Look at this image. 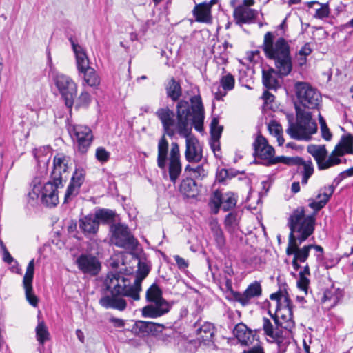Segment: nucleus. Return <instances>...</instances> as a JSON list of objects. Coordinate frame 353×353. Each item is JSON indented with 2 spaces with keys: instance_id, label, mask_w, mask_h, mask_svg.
Returning <instances> with one entry per match:
<instances>
[{
  "instance_id": "obj_1",
  "label": "nucleus",
  "mask_w": 353,
  "mask_h": 353,
  "mask_svg": "<svg viewBox=\"0 0 353 353\" xmlns=\"http://www.w3.org/2000/svg\"><path fill=\"white\" fill-rule=\"evenodd\" d=\"M191 106L185 100L178 101L176 107V118L174 112L168 108H159L155 115L161 121L163 134L158 143L157 165L165 170L168 160V141L165 135L172 138L176 134L185 138V159L188 162H199L202 159V152L198 139L191 134L192 124L195 130H203L204 120V108L201 98L195 95L190 98Z\"/></svg>"
},
{
  "instance_id": "obj_2",
  "label": "nucleus",
  "mask_w": 353,
  "mask_h": 353,
  "mask_svg": "<svg viewBox=\"0 0 353 353\" xmlns=\"http://www.w3.org/2000/svg\"><path fill=\"white\" fill-rule=\"evenodd\" d=\"M150 271V265L147 261H139L135 279L133 283L119 272L108 274L104 285L107 294L99 299V304L106 309L124 311L134 301L140 300L142 290L141 283Z\"/></svg>"
},
{
  "instance_id": "obj_3",
  "label": "nucleus",
  "mask_w": 353,
  "mask_h": 353,
  "mask_svg": "<svg viewBox=\"0 0 353 353\" xmlns=\"http://www.w3.org/2000/svg\"><path fill=\"white\" fill-rule=\"evenodd\" d=\"M272 32H268L264 35L262 45L265 57L274 62V68L263 70V83L268 89H276L279 81L276 77H286L292 70V58L290 46L288 42L283 37L277 39L275 41Z\"/></svg>"
},
{
  "instance_id": "obj_4",
  "label": "nucleus",
  "mask_w": 353,
  "mask_h": 353,
  "mask_svg": "<svg viewBox=\"0 0 353 353\" xmlns=\"http://www.w3.org/2000/svg\"><path fill=\"white\" fill-rule=\"evenodd\" d=\"M314 216H305V211L303 207L294 210L289 218L288 225L290 232L286 254L294 256L292 264L296 271L301 268L299 263H305L309 256L312 245H307L302 248L299 246L314 232Z\"/></svg>"
},
{
  "instance_id": "obj_5",
  "label": "nucleus",
  "mask_w": 353,
  "mask_h": 353,
  "mask_svg": "<svg viewBox=\"0 0 353 353\" xmlns=\"http://www.w3.org/2000/svg\"><path fill=\"white\" fill-rule=\"evenodd\" d=\"M287 305L276 311L274 314H269L272 321L267 317L262 319V329L269 340L275 343L278 353L285 352L292 339V330L295 326L290 300L285 298Z\"/></svg>"
},
{
  "instance_id": "obj_6",
  "label": "nucleus",
  "mask_w": 353,
  "mask_h": 353,
  "mask_svg": "<svg viewBox=\"0 0 353 353\" xmlns=\"http://www.w3.org/2000/svg\"><path fill=\"white\" fill-rule=\"evenodd\" d=\"M47 170L43 169L37 172L30 184L28 192V203L34 205L39 200L48 208L56 206L59 203L58 188L63 186V183H57L51 179L45 182Z\"/></svg>"
},
{
  "instance_id": "obj_7",
  "label": "nucleus",
  "mask_w": 353,
  "mask_h": 353,
  "mask_svg": "<svg viewBox=\"0 0 353 353\" xmlns=\"http://www.w3.org/2000/svg\"><path fill=\"white\" fill-rule=\"evenodd\" d=\"M296 122L293 118L288 115V127L286 132L292 139L296 140L310 141L312 134L317 132V124L312 119V113L299 106L296 105Z\"/></svg>"
},
{
  "instance_id": "obj_8",
  "label": "nucleus",
  "mask_w": 353,
  "mask_h": 353,
  "mask_svg": "<svg viewBox=\"0 0 353 353\" xmlns=\"http://www.w3.org/2000/svg\"><path fill=\"white\" fill-rule=\"evenodd\" d=\"M146 301L150 303L142 309V316L145 318H158L167 314L170 310V305L163 298L162 290L159 285L154 283L147 290Z\"/></svg>"
},
{
  "instance_id": "obj_9",
  "label": "nucleus",
  "mask_w": 353,
  "mask_h": 353,
  "mask_svg": "<svg viewBox=\"0 0 353 353\" xmlns=\"http://www.w3.org/2000/svg\"><path fill=\"white\" fill-rule=\"evenodd\" d=\"M294 90L300 105L308 109L318 108L321 101V95L316 89L307 83L296 82Z\"/></svg>"
},
{
  "instance_id": "obj_10",
  "label": "nucleus",
  "mask_w": 353,
  "mask_h": 353,
  "mask_svg": "<svg viewBox=\"0 0 353 353\" xmlns=\"http://www.w3.org/2000/svg\"><path fill=\"white\" fill-rule=\"evenodd\" d=\"M68 130L77 152L81 154H86L94 140V134L90 128L81 124L69 125Z\"/></svg>"
},
{
  "instance_id": "obj_11",
  "label": "nucleus",
  "mask_w": 353,
  "mask_h": 353,
  "mask_svg": "<svg viewBox=\"0 0 353 353\" xmlns=\"http://www.w3.org/2000/svg\"><path fill=\"white\" fill-rule=\"evenodd\" d=\"M111 241L117 247L134 251L138 245V241L131 234L129 228L121 223L111 226Z\"/></svg>"
},
{
  "instance_id": "obj_12",
  "label": "nucleus",
  "mask_w": 353,
  "mask_h": 353,
  "mask_svg": "<svg viewBox=\"0 0 353 353\" xmlns=\"http://www.w3.org/2000/svg\"><path fill=\"white\" fill-rule=\"evenodd\" d=\"M54 82L56 87L65 101V105L69 109H71L77 92L76 83L70 77L61 73L56 74Z\"/></svg>"
},
{
  "instance_id": "obj_13",
  "label": "nucleus",
  "mask_w": 353,
  "mask_h": 353,
  "mask_svg": "<svg viewBox=\"0 0 353 353\" xmlns=\"http://www.w3.org/2000/svg\"><path fill=\"white\" fill-rule=\"evenodd\" d=\"M194 332L200 343L206 346H215L216 327L210 322L197 320L193 325Z\"/></svg>"
},
{
  "instance_id": "obj_14",
  "label": "nucleus",
  "mask_w": 353,
  "mask_h": 353,
  "mask_svg": "<svg viewBox=\"0 0 353 353\" xmlns=\"http://www.w3.org/2000/svg\"><path fill=\"white\" fill-rule=\"evenodd\" d=\"M254 156L256 158L263 161L262 163L265 165H274L270 163L274 161V149L268 143L267 140L261 135L258 136L253 143Z\"/></svg>"
},
{
  "instance_id": "obj_15",
  "label": "nucleus",
  "mask_w": 353,
  "mask_h": 353,
  "mask_svg": "<svg viewBox=\"0 0 353 353\" xmlns=\"http://www.w3.org/2000/svg\"><path fill=\"white\" fill-rule=\"evenodd\" d=\"M79 270L92 276L97 275L101 270V263L97 257L91 254H82L76 261Z\"/></svg>"
},
{
  "instance_id": "obj_16",
  "label": "nucleus",
  "mask_w": 353,
  "mask_h": 353,
  "mask_svg": "<svg viewBox=\"0 0 353 353\" xmlns=\"http://www.w3.org/2000/svg\"><path fill=\"white\" fill-rule=\"evenodd\" d=\"M34 273V260L29 261L25 275L23 278V286L25 290L26 298L28 303L33 307L38 305V298L33 292L32 281Z\"/></svg>"
},
{
  "instance_id": "obj_17",
  "label": "nucleus",
  "mask_w": 353,
  "mask_h": 353,
  "mask_svg": "<svg viewBox=\"0 0 353 353\" xmlns=\"http://www.w3.org/2000/svg\"><path fill=\"white\" fill-rule=\"evenodd\" d=\"M334 190L335 186L334 185L324 186L319 190L315 199H310L308 200L309 207L314 211L312 215L314 216L315 219L316 213L326 205L334 194Z\"/></svg>"
},
{
  "instance_id": "obj_18",
  "label": "nucleus",
  "mask_w": 353,
  "mask_h": 353,
  "mask_svg": "<svg viewBox=\"0 0 353 353\" xmlns=\"http://www.w3.org/2000/svg\"><path fill=\"white\" fill-rule=\"evenodd\" d=\"M181 172L179 146L177 143H171L169 157V176L172 182L175 183Z\"/></svg>"
},
{
  "instance_id": "obj_19",
  "label": "nucleus",
  "mask_w": 353,
  "mask_h": 353,
  "mask_svg": "<svg viewBox=\"0 0 353 353\" xmlns=\"http://www.w3.org/2000/svg\"><path fill=\"white\" fill-rule=\"evenodd\" d=\"M261 293L262 289L260 283L254 281L250 284L243 293L239 292H233V298L243 306H245L250 303L252 298L260 296Z\"/></svg>"
},
{
  "instance_id": "obj_20",
  "label": "nucleus",
  "mask_w": 353,
  "mask_h": 353,
  "mask_svg": "<svg viewBox=\"0 0 353 353\" xmlns=\"http://www.w3.org/2000/svg\"><path fill=\"white\" fill-rule=\"evenodd\" d=\"M235 80L230 73L223 75L220 79L219 84L216 83L212 86V92L216 100H222L228 91L232 90L234 87Z\"/></svg>"
},
{
  "instance_id": "obj_21",
  "label": "nucleus",
  "mask_w": 353,
  "mask_h": 353,
  "mask_svg": "<svg viewBox=\"0 0 353 353\" xmlns=\"http://www.w3.org/2000/svg\"><path fill=\"white\" fill-rule=\"evenodd\" d=\"M69 158L63 154H58L53 159V168L50 174L52 181H57V183H63V174L68 169Z\"/></svg>"
},
{
  "instance_id": "obj_22",
  "label": "nucleus",
  "mask_w": 353,
  "mask_h": 353,
  "mask_svg": "<svg viewBox=\"0 0 353 353\" xmlns=\"http://www.w3.org/2000/svg\"><path fill=\"white\" fill-rule=\"evenodd\" d=\"M257 14L258 12L256 10L245 6H238L235 7L233 12V17L236 23L240 26L253 23Z\"/></svg>"
},
{
  "instance_id": "obj_23",
  "label": "nucleus",
  "mask_w": 353,
  "mask_h": 353,
  "mask_svg": "<svg viewBox=\"0 0 353 353\" xmlns=\"http://www.w3.org/2000/svg\"><path fill=\"white\" fill-rule=\"evenodd\" d=\"M69 41L75 55L78 71L79 72L80 70H85V68H88L90 66V63L85 48L79 45L77 41L72 37H70Z\"/></svg>"
},
{
  "instance_id": "obj_24",
  "label": "nucleus",
  "mask_w": 353,
  "mask_h": 353,
  "mask_svg": "<svg viewBox=\"0 0 353 353\" xmlns=\"http://www.w3.org/2000/svg\"><path fill=\"white\" fill-rule=\"evenodd\" d=\"M79 226L85 236H90L98 232L99 221L93 214H88L79 219Z\"/></svg>"
},
{
  "instance_id": "obj_25",
  "label": "nucleus",
  "mask_w": 353,
  "mask_h": 353,
  "mask_svg": "<svg viewBox=\"0 0 353 353\" xmlns=\"http://www.w3.org/2000/svg\"><path fill=\"white\" fill-rule=\"evenodd\" d=\"M33 154L39 167L37 172L43 170L44 168L48 170V163L50 159V147L43 146L36 148L34 150Z\"/></svg>"
},
{
  "instance_id": "obj_26",
  "label": "nucleus",
  "mask_w": 353,
  "mask_h": 353,
  "mask_svg": "<svg viewBox=\"0 0 353 353\" xmlns=\"http://www.w3.org/2000/svg\"><path fill=\"white\" fill-rule=\"evenodd\" d=\"M225 228L227 232L230 234L231 238L237 237L239 230V218L237 212H230L225 218Z\"/></svg>"
},
{
  "instance_id": "obj_27",
  "label": "nucleus",
  "mask_w": 353,
  "mask_h": 353,
  "mask_svg": "<svg viewBox=\"0 0 353 353\" xmlns=\"http://www.w3.org/2000/svg\"><path fill=\"white\" fill-rule=\"evenodd\" d=\"M156 326H160V325L144 321H137L132 326V331L135 334L145 336L156 332Z\"/></svg>"
},
{
  "instance_id": "obj_28",
  "label": "nucleus",
  "mask_w": 353,
  "mask_h": 353,
  "mask_svg": "<svg viewBox=\"0 0 353 353\" xmlns=\"http://www.w3.org/2000/svg\"><path fill=\"white\" fill-rule=\"evenodd\" d=\"M342 296V292L339 288L332 286L324 291L321 302L323 303H328V307H333L339 303Z\"/></svg>"
},
{
  "instance_id": "obj_29",
  "label": "nucleus",
  "mask_w": 353,
  "mask_h": 353,
  "mask_svg": "<svg viewBox=\"0 0 353 353\" xmlns=\"http://www.w3.org/2000/svg\"><path fill=\"white\" fill-rule=\"evenodd\" d=\"M307 152L315 159L319 170L324 159L327 157V151L324 145H310L307 148Z\"/></svg>"
},
{
  "instance_id": "obj_30",
  "label": "nucleus",
  "mask_w": 353,
  "mask_h": 353,
  "mask_svg": "<svg viewBox=\"0 0 353 353\" xmlns=\"http://www.w3.org/2000/svg\"><path fill=\"white\" fill-rule=\"evenodd\" d=\"M167 97L170 98L173 101H177L182 94V89L180 83L174 78H172L166 88Z\"/></svg>"
},
{
  "instance_id": "obj_31",
  "label": "nucleus",
  "mask_w": 353,
  "mask_h": 353,
  "mask_svg": "<svg viewBox=\"0 0 353 353\" xmlns=\"http://www.w3.org/2000/svg\"><path fill=\"white\" fill-rule=\"evenodd\" d=\"M333 151L340 158L345 154H352V141L350 137H343L341 141L336 145Z\"/></svg>"
},
{
  "instance_id": "obj_32",
  "label": "nucleus",
  "mask_w": 353,
  "mask_h": 353,
  "mask_svg": "<svg viewBox=\"0 0 353 353\" xmlns=\"http://www.w3.org/2000/svg\"><path fill=\"white\" fill-rule=\"evenodd\" d=\"M308 7L314 9V17L316 19H323L330 15V10L328 3H321L318 1H311L308 3Z\"/></svg>"
},
{
  "instance_id": "obj_33",
  "label": "nucleus",
  "mask_w": 353,
  "mask_h": 353,
  "mask_svg": "<svg viewBox=\"0 0 353 353\" xmlns=\"http://www.w3.org/2000/svg\"><path fill=\"white\" fill-rule=\"evenodd\" d=\"M210 226L217 247L219 248H223L225 245V238L221 226L216 221L211 222Z\"/></svg>"
},
{
  "instance_id": "obj_34",
  "label": "nucleus",
  "mask_w": 353,
  "mask_h": 353,
  "mask_svg": "<svg viewBox=\"0 0 353 353\" xmlns=\"http://www.w3.org/2000/svg\"><path fill=\"white\" fill-rule=\"evenodd\" d=\"M79 73L83 74L85 82L90 87H97L100 83V79L94 69L88 66L85 70H80Z\"/></svg>"
},
{
  "instance_id": "obj_35",
  "label": "nucleus",
  "mask_w": 353,
  "mask_h": 353,
  "mask_svg": "<svg viewBox=\"0 0 353 353\" xmlns=\"http://www.w3.org/2000/svg\"><path fill=\"white\" fill-rule=\"evenodd\" d=\"M36 338L40 345H43L50 339V334L43 321H39L36 328Z\"/></svg>"
},
{
  "instance_id": "obj_36",
  "label": "nucleus",
  "mask_w": 353,
  "mask_h": 353,
  "mask_svg": "<svg viewBox=\"0 0 353 353\" xmlns=\"http://www.w3.org/2000/svg\"><path fill=\"white\" fill-rule=\"evenodd\" d=\"M179 190L187 196H194L196 190V183L192 179L186 178L181 181Z\"/></svg>"
},
{
  "instance_id": "obj_37",
  "label": "nucleus",
  "mask_w": 353,
  "mask_h": 353,
  "mask_svg": "<svg viewBox=\"0 0 353 353\" xmlns=\"http://www.w3.org/2000/svg\"><path fill=\"white\" fill-rule=\"evenodd\" d=\"M194 14L198 21L209 22L210 20V9L206 5L196 6L194 9Z\"/></svg>"
},
{
  "instance_id": "obj_38",
  "label": "nucleus",
  "mask_w": 353,
  "mask_h": 353,
  "mask_svg": "<svg viewBox=\"0 0 353 353\" xmlns=\"http://www.w3.org/2000/svg\"><path fill=\"white\" fill-rule=\"evenodd\" d=\"M300 165H302L303 167V170L301 172V173H302L301 183L305 185L307 183L309 178L314 173L313 163L311 160L304 161L302 159V163H301Z\"/></svg>"
},
{
  "instance_id": "obj_39",
  "label": "nucleus",
  "mask_w": 353,
  "mask_h": 353,
  "mask_svg": "<svg viewBox=\"0 0 353 353\" xmlns=\"http://www.w3.org/2000/svg\"><path fill=\"white\" fill-rule=\"evenodd\" d=\"M274 164L283 163L287 165H300L302 163V158L299 157H276L274 161H272Z\"/></svg>"
},
{
  "instance_id": "obj_40",
  "label": "nucleus",
  "mask_w": 353,
  "mask_h": 353,
  "mask_svg": "<svg viewBox=\"0 0 353 353\" xmlns=\"http://www.w3.org/2000/svg\"><path fill=\"white\" fill-rule=\"evenodd\" d=\"M336 151H332L328 158L324 159L319 170H326L341 163V159L335 154Z\"/></svg>"
},
{
  "instance_id": "obj_41",
  "label": "nucleus",
  "mask_w": 353,
  "mask_h": 353,
  "mask_svg": "<svg viewBox=\"0 0 353 353\" xmlns=\"http://www.w3.org/2000/svg\"><path fill=\"white\" fill-rule=\"evenodd\" d=\"M223 194L219 191H215L211 197L209 205L213 212L216 214L219 208H222Z\"/></svg>"
},
{
  "instance_id": "obj_42",
  "label": "nucleus",
  "mask_w": 353,
  "mask_h": 353,
  "mask_svg": "<svg viewBox=\"0 0 353 353\" xmlns=\"http://www.w3.org/2000/svg\"><path fill=\"white\" fill-rule=\"evenodd\" d=\"M236 204V199L234 194L231 192H228L223 194L222 200V209L223 211L227 212L233 208Z\"/></svg>"
},
{
  "instance_id": "obj_43",
  "label": "nucleus",
  "mask_w": 353,
  "mask_h": 353,
  "mask_svg": "<svg viewBox=\"0 0 353 353\" xmlns=\"http://www.w3.org/2000/svg\"><path fill=\"white\" fill-rule=\"evenodd\" d=\"M110 152L104 147L100 146L96 149L95 158L101 164L107 163L110 159Z\"/></svg>"
},
{
  "instance_id": "obj_44",
  "label": "nucleus",
  "mask_w": 353,
  "mask_h": 353,
  "mask_svg": "<svg viewBox=\"0 0 353 353\" xmlns=\"http://www.w3.org/2000/svg\"><path fill=\"white\" fill-rule=\"evenodd\" d=\"M97 220L99 221V220L103 221H108L113 219L114 216V212L108 209H101L97 210L94 214H93Z\"/></svg>"
},
{
  "instance_id": "obj_45",
  "label": "nucleus",
  "mask_w": 353,
  "mask_h": 353,
  "mask_svg": "<svg viewBox=\"0 0 353 353\" xmlns=\"http://www.w3.org/2000/svg\"><path fill=\"white\" fill-rule=\"evenodd\" d=\"M85 177V171L83 169H76L72 174L70 182L77 186L81 187L83 183Z\"/></svg>"
},
{
  "instance_id": "obj_46",
  "label": "nucleus",
  "mask_w": 353,
  "mask_h": 353,
  "mask_svg": "<svg viewBox=\"0 0 353 353\" xmlns=\"http://www.w3.org/2000/svg\"><path fill=\"white\" fill-rule=\"evenodd\" d=\"M288 298L289 300L290 299L287 296H284L283 293L281 291H279L276 293H273L270 295V298L272 301H276V310H279L280 308L283 307L287 305V302L285 299V298Z\"/></svg>"
},
{
  "instance_id": "obj_47",
  "label": "nucleus",
  "mask_w": 353,
  "mask_h": 353,
  "mask_svg": "<svg viewBox=\"0 0 353 353\" xmlns=\"http://www.w3.org/2000/svg\"><path fill=\"white\" fill-rule=\"evenodd\" d=\"M319 123H320L321 132L322 137L325 141H330L332 137V134L330 132V130L326 124L325 120L320 114H319Z\"/></svg>"
},
{
  "instance_id": "obj_48",
  "label": "nucleus",
  "mask_w": 353,
  "mask_h": 353,
  "mask_svg": "<svg viewBox=\"0 0 353 353\" xmlns=\"http://www.w3.org/2000/svg\"><path fill=\"white\" fill-rule=\"evenodd\" d=\"M79 186H77L75 184L70 182L65 194L64 202L68 203L77 196L79 194Z\"/></svg>"
},
{
  "instance_id": "obj_49",
  "label": "nucleus",
  "mask_w": 353,
  "mask_h": 353,
  "mask_svg": "<svg viewBox=\"0 0 353 353\" xmlns=\"http://www.w3.org/2000/svg\"><path fill=\"white\" fill-rule=\"evenodd\" d=\"M322 260L323 265L326 268H332L336 266L339 263V259L334 256L332 254L327 255L325 257L321 258Z\"/></svg>"
},
{
  "instance_id": "obj_50",
  "label": "nucleus",
  "mask_w": 353,
  "mask_h": 353,
  "mask_svg": "<svg viewBox=\"0 0 353 353\" xmlns=\"http://www.w3.org/2000/svg\"><path fill=\"white\" fill-rule=\"evenodd\" d=\"M312 49L308 43H305L299 52V60L301 65H303L306 62V57L310 54Z\"/></svg>"
},
{
  "instance_id": "obj_51",
  "label": "nucleus",
  "mask_w": 353,
  "mask_h": 353,
  "mask_svg": "<svg viewBox=\"0 0 353 353\" xmlns=\"http://www.w3.org/2000/svg\"><path fill=\"white\" fill-rule=\"evenodd\" d=\"M248 328L245 324L239 323L234 328L233 332L238 340L242 339L245 341L243 337H245V334H246L245 332L248 331Z\"/></svg>"
},
{
  "instance_id": "obj_52",
  "label": "nucleus",
  "mask_w": 353,
  "mask_h": 353,
  "mask_svg": "<svg viewBox=\"0 0 353 353\" xmlns=\"http://www.w3.org/2000/svg\"><path fill=\"white\" fill-rule=\"evenodd\" d=\"M268 130L270 134L274 137L278 136L283 132L281 125L274 121H272L269 123Z\"/></svg>"
},
{
  "instance_id": "obj_53",
  "label": "nucleus",
  "mask_w": 353,
  "mask_h": 353,
  "mask_svg": "<svg viewBox=\"0 0 353 353\" xmlns=\"http://www.w3.org/2000/svg\"><path fill=\"white\" fill-rule=\"evenodd\" d=\"M310 281L303 275V272H299V279L297 281V286L299 289L307 292Z\"/></svg>"
},
{
  "instance_id": "obj_54",
  "label": "nucleus",
  "mask_w": 353,
  "mask_h": 353,
  "mask_svg": "<svg viewBox=\"0 0 353 353\" xmlns=\"http://www.w3.org/2000/svg\"><path fill=\"white\" fill-rule=\"evenodd\" d=\"M90 102V95L88 92H82L78 98L77 106H87Z\"/></svg>"
},
{
  "instance_id": "obj_55",
  "label": "nucleus",
  "mask_w": 353,
  "mask_h": 353,
  "mask_svg": "<svg viewBox=\"0 0 353 353\" xmlns=\"http://www.w3.org/2000/svg\"><path fill=\"white\" fill-rule=\"evenodd\" d=\"M229 178V170L222 168L219 170L216 174V181L219 183H224Z\"/></svg>"
},
{
  "instance_id": "obj_56",
  "label": "nucleus",
  "mask_w": 353,
  "mask_h": 353,
  "mask_svg": "<svg viewBox=\"0 0 353 353\" xmlns=\"http://www.w3.org/2000/svg\"><path fill=\"white\" fill-rule=\"evenodd\" d=\"M223 131V127L222 126H218L216 128H210V133L212 139H214L216 143H218V141L219 140L221 133Z\"/></svg>"
},
{
  "instance_id": "obj_57",
  "label": "nucleus",
  "mask_w": 353,
  "mask_h": 353,
  "mask_svg": "<svg viewBox=\"0 0 353 353\" xmlns=\"http://www.w3.org/2000/svg\"><path fill=\"white\" fill-rule=\"evenodd\" d=\"M176 263L180 270H185L188 266V263L179 255L174 256Z\"/></svg>"
},
{
  "instance_id": "obj_58",
  "label": "nucleus",
  "mask_w": 353,
  "mask_h": 353,
  "mask_svg": "<svg viewBox=\"0 0 353 353\" xmlns=\"http://www.w3.org/2000/svg\"><path fill=\"white\" fill-rule=\"evenodd\" d=\"M245 333H246V334H245V337H243L245 341H243L242 339H239V341L242 344H245V345H248L249 344L252 343L254 336H253L252 331L249 329L248 330V331Z\"/></svg>"
},
{
  "instance_id": "obj_59",
  "label": "nucleus",
  "mask_w": 353,
  "mask_h": 353,
  "mask_svg": "<svg viewBox=\"0 0 353 353\" xmlns=\"http://www.w3.org/2000/svg\"><path fill=\"white\" fill-rule=\"evenodd\" d=\"M192 172L194 173L195 177H204L207 172L203 165H197L196 168L192 169Z\"/></svg>"
},
{
  "instance_id": "obj_60",
  "label": "nucleus",
  "mask_w": 353,
  "mask_h": 353,
  "mask_svg": "<svg viewBox=\"0 0 353 353\" xmlns=\"http://www.w3.org/2000/svg\"><path fill=\"white\" fill-rule=\"evenodd\" d=\"M1 252L3 256L2 259L5 263L8 264H11L12 262L14 261V258L11 256L8 249L1 251Z\"/></svg>"
},
{
  "instance_id": "obj_61",
  "label": "nucleus",
  "mask_w": 353,
  "mask_h": 353,
  "mask_svg": "<svg viewBox=\"0 0 353 353\" xmlns=\"http://www.w3.org/2000/svg\"><path fill=\"white\" fill-rule=\"evenodd\" d=\"M110 321L113 323L116 327H123L125 325V322L121 319L112 317L110 319Z\"/></svg>"
},
{
  "instance_id": "obj_62",
  "label": "nucleus",
  "mask_w": 353,
  "mask_h": 353,
  "mask_svg": "<svg viewBox=\"0 0 353 353\" xmlns=\"http://www.w3.org/2000/svg\"><path fill=\"white\" fill-rule=\"evenodd\" d=\"M243 353H264V352L261 346L257 345L248 348V350H244Z\"/></svg>"
},
{
  "instance_id": "obj_63",
  "label": "nucleus",
  "mask_w": 353,
  "mask_h": 353,
  "mask_svg": "<svg viewBox=\"0 0 353 353\" xmlns=\"http://www.w3.org/2000/svg\"><path fill=\"white\" fill-rule=\"evenodd\" d=\"M262 98L265 102H271L274 100V97L272 94L266 90L263 92Z\"/></svg>"
},
{
  "instance_id": "obj_64",
  "label": "nucleus",
  "mask_w": 353,
  "mask_h": 353,
  "mask_svg": "<svg viewBox=\"0 0 353 353\" xmlns=\"http://www.w3.org/2000/svg\"><path fill=\"white\" fill-rule=\"evenodd\" d=\"M353 175V166L344 172H342L340 173L339 176L341 177V179H343L347 176H351Z\"/></svg>"
}]
</instances>
